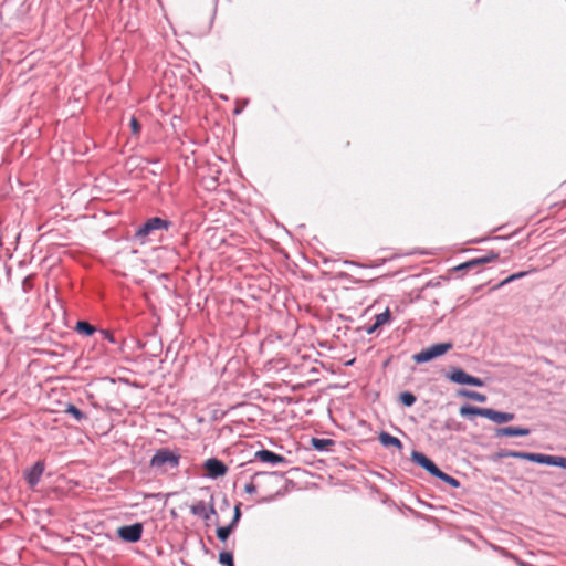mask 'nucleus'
Returning a JSON list of instances; mask_svg holds the SVG:
<instances>
[{"instance_id": "nucleus-1", "label": "nucleus", "mask_w": 566, "mask_h": 566, "mask_svg": "<svg viewBox=\"0 0 566 566\" xmlns=\"http://www.w3.org/2000/svg\"><path fill=\"white\" fill-rule=\"evenodd\" d=\"M179 461L180 455L178 453L168 448H160L151 457L149 465L159 473H166L169 470L177 469Z\"/></svg>"}, {"instance_id": "nucleus-2", "label": "nucleus", "mask_w": 566, "mask_h": 566, "mask_svg": "<svg viewBox=\"0 0 566 566\" xmlns=\"http://www.w3.org/2000/svg\"><path fill=\"white\" fill-rule=\"evenodd\" d=\"M452 343H437L427 348H423L421 352L413 355V360L417 364H423L430 361L439 356L446 354L449 349L452 348Z\"/></svg>"}, {"instance_id": "nucleus-3", "label": "nucleus", "mask_w": 566, "mask_h": 566, "mask_svg": "<svg viewBox=\"0 0 566 566\" xmlns=\"http://www.w3.org/2000/svg\"><path fill=\"white\" fill-rule=\"evenodd\" d=\"M171 222L159 217L149 218L136 232V238L143 239L154 232L155 230H167Z\"/></svg>"}, {"instance_id": "nucleus-4", "label": "nucleus", "mask_w": 566, "mask_h": 566, "mask_svg": "<svg viewBox=\"0 0 566 566\" xmlns=\"http://www.w3.org/2000/svg\"><path fill=\"white\" fill-rule=\"evenodd\" d=\"M450 381L459 385H470L474 387H483L484 381L481 378L467 374L461 368H453L448 375Z\"/></svg>"}, {"instance_id": "nucleus-5", "label": "nucleus", "mask_w": 566, "mask_h": 566, "mask_svg": "<svg viewBox=\"0 0 566 566\" xmlns=\"http://www.w3.org/2000/svg\"><path fill=\"white\" fill-rule=\"evenodd\" d=\"M190 512L192 515L201 517L205 521H208L211 515L217 514L214 509V500L213 495L210 496V502L206 503L205 501H197L190 506Z\"/></svg>"}, {"instance_id": "nucleus-6", "label": "nucleus", "mask_w": 566, "mask_h": 566, "mask_svg": "<svg viewBox=\"0 0 566 566\" xmlns=\"http://www.w3.org/2000/svg\"><path fill=\"white\" fill-rule=\"evenodd\" d=\"M118 536L127 543H136L142 538L143 524L134 523L132 525H125L117 530Z\"/></svg>"}, {"instance_id": "nucleus-7", "label": "nucleus", "mask_w": 566, "mask_h": 566, "mask_svg": "<svg viewBox=\"0 0 566 566\" xmlns=\"http://www.w3.org/2000/svg\"><path fill=\"white\" fill-rule=\"evenodd\" d=\"M205 469L207 470V475L210 479L223 476L228 471L227 465L221 460L216 458L206 460Z\"/></svg>"}, {"instance_id": "nucleus-8", "label": "nucleus", "mask_w": 566, "mask_h": 566, "mask_svg": "<svg viewBox=\"0 0 566 566\" xmlns=\"http://www.w3.org/2000/svg\"><path fill=\"white\" fill-rule=\"evenodd\" d=\"M254 460H259L264 463H270L272 465L287 463V460L285 457L277 454L268 449H262V450L256 451L254 453Z\"/></svg>"}, {"instance_id": "nucleus-9", "label": "nucleus", "mask_w": 566, "mask_h": 566, "mask_svg": "<svg viewBox=\"0 0 566 566\" xmlns=\"http://www.w3.org/2000/svg\"><path fill=\"white\" fill-rule=\"evenodd\" d=\"M411 459L415 463H417L419 467L424 469L433 476H436V474H438L440 470L433 461H431L426 454H423L420 451H412Z\"/></svg>"}, {"instance_id": "nucleus-10", "label": "nucleus", "mask_w": 566, "mask_h": 566, "mask_svg": "<svg viewBox=\"0 0 566 566\" xmlns=\"http://www.w3.org/2000/svg\"><path fill=\"white\" fill-rule=\"evenodd\" d=\"M44 472V463L38 461L32 468H30L25 472V480L31 485L34 486L40 482V479Z\"/></svg>"}, {"instance_id": "nucleus-11", "label": "nucleus", "mask_w": 566, "mask_h": 566, "mask_svg": "<svg viewBox=\"0 0 566 566\" xmlns=\"http://www.w3.org/2000/svg\"><path fill=\"white\" fill-rule=\"evenodd\" d=\"M531 433V430L528 428H521V427H502L495 429V436L496 437H525Z\"/></svg>"}, {"instance_id": "nucleus-12", "label": "nucleus", "mask_w": 566, "mask_h": 566, "mask_svg": "<svg viewBox=\"0 0 566 566\" xmlns=\"http://www.w3.org/2000/svg\"><path fill=\"white\" fill-rule=\"evenodd\" d=\"M532 462L552 467H558V464H562L560 455H551L544 453H533Z\"/></svg>"}, {"instance_id": "nucleus-13", "label": "nucleus", "mask_w": 566, "mask_h": 566, "mask_svg": "<svg viewBox=\"0 0 566 566\" xmlns=\"http://www.w3.org/2000/svg\"><path fill=\"white\" fill-rule=\"evenodd\" d=\"M269 478V479H282L283 478V474H280V473H276V472H271V473H266V472H255L253 473V475L251 476V480H255V479H259V478ZM244 491L249 494H254L256 492V485L253 483V481H251L250 483H247L245 486H244Z\"/></svg>"}, {"instance_id": "nucleus-14", "label": "nucleus", "mask_w": 566, "mask_h": 566, "mask_svg": "<svg viewBox=\"0 0 566 566\" xmlns=\"http://www.w3.org/2000/svg\"><path fill=\"white\" fill-rule=\"evenodd\" d=\"M514 417H515L514 413L497 411V410L489 408L486 419H489L495 423H505V422L512 421L514 419Z\"/></svg>"}, {"instance_id": "nucleus-15", "label": "nucleus", "mask_w": 566, "mask_h": 566, "mask_svg": "<svg viewBox=\"0 0 566 566\" xmlns=\"http://www.w3.org/2000/svg\"><path fill=\"white\" fill-rule=\"evenodd\" d=\"M489 408H479L471 405H464L460 408L459 413L462 417H470V416H481V417H488Z\"/></svg>"}, {"instance_id": "nucleus-16", "label": "nucleus", "mask_w": 566, "mask_h": 566, "mask_svg": "<svg viewBox=\"0 0 566 566\" xmlns=\"http://www.w3.org/2000/svg\"><path fill=\"white\" fill-rule=\"evenodd\" d=\"M379 441L384 447L402 449V442L397 437H394L388 432L381 431L379 434Z\"/></svg>"}, {"instance_id": "nucleus-17", "label": "nucleus", "mask_w": 566, "mask_h": 566, "mask_svg": "<svg viewBox=\"0 0 566 566\" xmlns=\"http://www.w3.org/2000/svg\"><path fill=\"white\" fill-rule=\"evenodd\" d=\"M75 332L83 336H92L96 328L86 321H78L74 327Z\"/></svg>"}, {"instance_id": "nucleus-18", "label": "nucleus", "mask_w": 566, "mask_h": 566, "mask_svg": "<svg viewBox=\"0 0 566 566\" xmlns=\"http://www.w3.org/2000/svg\"><path fill=\"white\" fill-rule=\"evenodd\" d=\"M458 394H459V396L465 397V398L471 399L473 401H478V402H485L486 401V396L481 394V392H478V391L462 389V390H459Z\"/></svg>"}, {"instance_id": "nucleus-19", "label": "nucleus", "mask_w": 566, "mask_h": 566, "mask_svg": "<svg viewBox=\"0 0 566 566\" xmlns=\"http://www.w3.org/2000/svg\"><path fill=\"white\" fill-rule=\"evenodd\" d=\"M311 444L316 451H326L328 447L334 444V440L312 438Z\"/></svg>"}, {"instance_id": "nucleus-20", "label": "nucleus", "mask_w": 566, "mask_h": 566, "mask_svg": "<svg viewBox=\"0 0 566 566\" xmlns=\"http://www.w3.org/2000/svg\"><path fill=\"white\" fill-rule=\"evenodd\" d=\"M64 412L72 416L77 422L86 419V415L72 403L66 405Z\"/></svg>"}, {"instance_id": "nucleus-21", "label": "nucleus", "mask_w": 566, "mask_h": 566, "mask_svg": "<svg viewBox=\"0 0 566 566\" xmlns=\"http://www.w3.org/2000/svg\"><path fill=\"white\" fill-rule=\"evenodd\" d=\"M497 258H499V253H495V252L491 251L490 253H488L484 256L475 258V259H472V260L468 261L467 265H474V266H476V265L484 264V263H488L490 261L496 260Z\"/></svg>"}, {"instance_id": "nucleus-22", "label": "nucleus", "mask_w": 566, "mask_h": 566, "mask_svg": "<svg viewBox=\"0 0 566 566\" xmlns=\"http://www.w3.org/2000/svg\"><path fill=\"white\" fill-rule=\"evenodd\" d=\"M443 429L448 430V431H454V432H460L462 431L464 428L462 426L461 422H459L455 418H448L444 422H443Z\"/></svg>"}, {"instance_id": "nucleus-23", "label": "nucleus", "mask_w": 566, "mask_h": 566, "mask_svg": "<svg viewBox=\"0 0 566 566\" xmlns=\"http://www.w3.org/2000/svg\"><path fill=\"white\" fill-rule=\"evenodd\" d=\"M436 478H438L441 481L446 482L451 488L457 489V488L460 486L459 480H457L455 478H453V476L442 472L441 470H439L438 474H436Z\"/></svg>"}, {"instance_id": "nucleus-24", "label": "nucleus", "mask_w": 566, "mask_h": 566, "mask_svg": "<svg viewBox=\"0 0 566 566\" xmlns=\"http://www.w3.org/2000/svg\"><path fill=\"white\" fill-rule=\"evenodd\" d=\"M399 400L405 407H411L417 398L416 396L410 391H403L399 395Z\"/></svg>"}, {"instance_id": "nucleus-25", "label": "nucleus", "mask_w": 566, "mask_h": 566, "mask_svg": "<svg viewBox=\"0 0 566 566\" xmlns=\"http://www.w3.org/2000/svg\"><path fill=\"white\" fill-rule=\"evenodd\" d=\"M219 563L224 566H234L232 553L221 552L219 554Z\"/></svg>"}, {"instance_id": "nucleus-26", "label": "nucleus", "mask_w": 566, "mask_h": 566, "mask_svg": "<svg viewBox=\"0 0 566 566\" xmlns=\"http://www.w3.org/2000/svg\"><path fill=\"white\" fill-rule=\"evenodd\" d=\"M389 319H390V311H389V308H386V311H384L382 313H379V314L375 315L376 326H381V325L388 323Z\"/></svg>"}, {"instance_id": "nucleus-27", "label": "nucleus", "mask_w": 566, "mask_h": 566, "mask_svg": "<svg viewBox=\"0 0 566 566\" xmlns=\"http://www.w3.org/2000/svg\"><path fill=\"white\" fill-rule=\"evenodd\" d=\"M232 532H233V528L230 527L229 525L221 526V527H218V530H217V536L221 542H226Z\"/></svg>"}, {"instance_id": "nucleus-28", "label": "nucleus", "mask_w": 566, "mask_h": 566, "mask_svg": "<svg viewBox=\"0 0 566 566\" xmlns=\"http://www.w3.org/2000/svg\"><path fill=\"white\" fill-rule=\"evenodd\" d=\"M240 517H241V511H240V504H238L234 506L233 517L228 525L234 530L239 523Z\"/></svg>"}, {"instance_id": "nucleus-29", "label": "nucleus", "mask_w": 566, "mask_h": 566, "mask_svg": "<svg viewBox=\"0 0 566 566\" xmlns=\"http://www.w3.org/2000/svg\"><path fill=\"white\" fill-rule=\"evenodd\" d=\"M511 458L514 459H523L532 462L533 453L531 452H523V451H514V453H510Z\"/></svg>"}, {"instance_id": "nucleus-30", "label": "nucleus", "mask_w": 566, "mask_h": 566, "mask_svg": "<svg viewBox=\"0 0 566 566\" xmlns=\"http://www.w3.org/2000/svg\"><path fill=\"white\" fill-rule=\"evenodd\" d=\"M99 333H101V335L103 336L104 339L108 340L112 344L116 343L115 337H114L112 332H109L107 329H102Z\"/></svg>"}, {"instance_id": "nucleus-31", "label": "nucleus", "mask_w": 566, "mask_h": 566, "mask_svg": "<svg viewBox=\"0 0 566 566\" xmlns=\"http://www.w3.org/2000/svg\"><path fill=\"white\" fill-rule=\"evenodd\" d=\"M524 275H525V272H518V273L512 274V275H510L509 277H506V279L501 283V285H504V284H506V283H510V282H512V281H515V280H517V279H520V277H523Z\"/></svg>"}, {"instance_id": "nucleus-32", "label": "nucleus", "mask_w": 566, "mask_h": 566, "mask_svg": "<svg viewBox=\"0 0 566 566\" xmlns=\"http://www.w3.org/2000/svg\"><path fill=\"white\" fill-rule=\"evenodd\" d=\"M130 127H132L133 134H138L140 130V125L135 117H132V119H130Z\"/></svg>"}, {"instance_id": "nucleus-33", "label": "nucleus", "mask_w": 566, "mask_h": 566, "mask_svg": "<svg viewBox=\"0 0 566 566\" xmlns=\"http://www.w3.org/2000/svg\"><path fill=\"white\" fill-rule=\"evenodd\" d=\"M510 453H514L512 450H503L499 453L500 458H511Z\"/></svg>"}, {"instance_id": "nucleus-34", "label": "nucleus", "mask_w": 566, "mask_h": 566, "mask_svg": "<svg viewBox=\"0 0 566 566\" xmlns=\"http://www.w3.org/2000/svg\"><path fill=\"white\" fill-rule=\"evenodd\" d=\"M467 264H468V262L460 264L459 266H457V270H464V269H470V268L474 266V265H467Z\"/></svg>"}, {"instance_id": "nucleus-35", "label": "nucleus", "mask_w": 566, "mask_h": 566, "mask_svg": "<svg viewBox=\"0 0 566 566\" xmlns=\"http://www.w3.org/2000/svg\"><path fill=\"white\" fill-rule=\"evenodd\" d=\"M379 326H376V323H374L370 327H368L367 333L371 334L374 333Z\"/></svg>"}, {"instance_id": "nucleus-36", "label": "nucleus", "mask_w": 566, "mask_h": 566, "mask_svg": "<svg viewBox=\"0 0 566 566\" xmlns=\"http://www.w3.org/2000/svg\"><path fill=\"white\" fill-rule=\"evenodd\" d=\"M562 464H558L559 468L566 469V457H560Z\"/></svg>"}, {"instance_id": "nucleus-37", "label": "nucleus", "mask_w": 566, "mask_h": 566, "mask_svg": "<svg viewBox=\"0 0 566 566\" xmlns=\"http://www.w3.org/2000/svg\"><path fill=\"white\" fill-rule=\"evenodd\" d=\"M523 566H532V565H530V564H523Z\"/></svg>"}]
</instances>
